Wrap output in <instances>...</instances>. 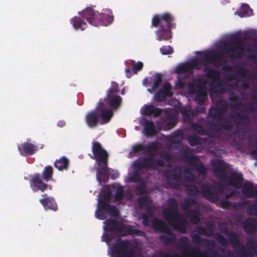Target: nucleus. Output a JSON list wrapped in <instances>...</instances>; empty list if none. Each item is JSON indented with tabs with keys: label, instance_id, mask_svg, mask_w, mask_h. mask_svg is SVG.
<instances>
[{
	"label": "nucleus",
	"instance_id": "obj_1",
	"mask_svg": "<svg viewBox=\"0 0 257 257\" xmlns=\"http://www.w3.org/2000/svg\"><path fill=\"white\" fill-rule=\"evenodd\" d=\"M119 91L118 84L114 81H111L106 96L104 100H99L96 108L100 112L101 124L108 122L113 115L112 109L116 110L120 106L122 98L118 95Z\"/></svg>",
	"mask_w": 257,
	"mask_h": 257
},
{
	"label": "nucleus",
	"instance_id": "obj_2",
	"mask_svg": "<svg viewBox=\"0 0 257 257\" xmlns=\"http://www.w3.org/2000/svg\"><path fill=\"white\" fill-rule=\"evenodd\" d=\"M213 167V174L220 180L226 182L228 184L236 189L241 187L243 181V175L241 173L232 172L229 175H226L228 168V164L223 160L216 159L211 161Z\"/></svg>",
	"mask_w": 257,
	"mask_h": 257
},
{
	"label": "nucleus",
	"instance_id": "obj_3",
	"mask_svg": "<svg viewBox=\"0 0 257 257\" xmlns=\"http://www.w3.org/2000/svg\"><path fill=\"white\" fill-rule=\"evenodd\" d=\"M174 17L169 13L154 15L152 20L151 27L158 28L156 31L157 39L168 41L172 38L171 30L175 28Z\"/></svg>",
	"mask_w": 257,
	"mask_h": 257
},
{
	"label": "nucleus",
	"instance_id": "obj_4",
	"mask_svg": "<svg viewBox=\"0 0 257 257\" xmlns=\"http://www.w3.org/2000/svg\"><path fill=\"white\" fill-rule=\"evenodd\" d=\"M168 207L164 209L162 213L165 218L175 230L181 233L187 232V224L185 218L178 211V203L174 198H170L168 200Z\"/></svg>",
	"mask_w": 257,
	"mask_h": 257
},
{
	"label": "nucleus",
	"instance_id": "obj_5",
	"mask_svg": "<svg viewBox=\"0 0 257 257\" xmlns=\"http://www.w3.org/2000/svg\"><path fill=\"white\" fill-rule=\"evenodd\" d=\"M92 144V151L94 157L91 158L95 159L97 163L96 179L100 184L101 177L108 175L109 171L108 167V154L107 151L102 147L100 143L93 141Z\"/></svg>",
	"mask_w": 257,
	"mask_h": 257
},
{
	"label": "nucleus",
	"instance_id": "obj_6",
	"mask_svg": "<svg viewBox=\"0 0 257 257\" xmlns=\"http://www.w3.org/2000/svg\"><path fill=\"white\" fill-rule=\"evenodd\" d=\"M165 165L162 159H154L152 157L143 158L141 160L134 161L133 168L135 169L129 177V181L132 183H140L144 181L138 170L155 169L157 167H163Z\"/></svg>",
	"mask_w": 257,
	"mask_h": 257
},
{
	"label": "nucleus",
	"instance_id": "obj_7",
	"mask_svg": "<svg viewBox=\"0 0 257 257\" xmlns=\"http://www.w3.org/2000/svg\"><path fill=\"white\" fill-rule=\"evenodd\" d=\"M203 60L206 63L202 67V70L206 73V76L214 81L218 80L220 73L214 69L210 68L208 63L212 61L215 66H221L227 62L225 57L222 54H216L213 51H208L203 54Z\"/></svg>",
	"mask_w": 257,
	"mask_h": 257
},
{
	"label": "nucleus",
	"instance_id": "obj_8",
	"mask_svg": "<svg viewBox=\"0 0 257 257\" xmlns=\"http://www.w3.org/2000/svg\"><path fill=\"white\" fill-rule=\"evenodd\" d=\"M53 169L51 166H46L43 170L42 176L40 173H35L31 176L30 180V186L33 192L40 191L44 192L48 189L51 190V185H49L45 182L52 180Z\"/></svg>",
	"mask_w": 257,
	"mask_h": 257
},
{
	"label": "nucleus",
	"instance_id": "obj_9",
	"mask_svg": "<svg viewBox=\"0 0 257 257\" xmlns=\"http://www.w3.org/2000/svg\"><path fill=\"white\" fill-rule=\"evenodd\" d=\"M99 13L95 11L92 7L86 8L80 13L83 19H85L94 26H107L113 21L111 12Z\"/></svg>",
	"mask_w": 257,
	"mask_h": 257
},
{
	"label": "nucleus",
	"instance_id": "obj_10",
	"mask_svg": "<svg viewBox=\"0 0 257 257\" xmlns=\"http://www.w3.org/2000/svg\"><path fill=\"white\" fill-rule=\"evenodd\" d=\"M242 44L238 36H233L227 42H222L220 48L231 59H240L244 56Z\"/></svg>",
	"mask_w": 257,
	"mask_h": 257
},
{
	"label": "nucleus",
	"instance_id": "obj_11",
	"mask_svg": "<svg viewBox=\"0 0 257 257\" xmlns=\"http://www.w3.org/2000/svg\"><path fill=\"white\" fill-rule=\"evenodd\" d=\"M208 129L217 133L220 132L221 130L228 132L229 135L233 136L239 133L240 132V124H244L243 122L235 121L236 129H233L231 121L227 118H223L221 119L220 123H217L212 121L208 122Z\"/></svg>",
	"mask_w": 257,
	"mask_h": 257
},
{
	"label": "nucleus",
	"instance_id": "obj_12",
	"mask_svg": "<svg viewBox=\"0 0 257 257\" xmlns=\"http://www.w3.org/2000/svg\"><path fill=\"white\" fill-rule=\"evenodd\" d=\"M219 230L227 235L228 242L233 247H236L237 254L241 257H252V253L248 249H246L240 242L238 233L234 231H228L227 226L219 228Z\"/></svg>",
	"mask_w": 257,
	"mask_h": 257
},
{
	"label": "nucleus",
	"instance_id": "obj_13",
	"mask_svg": "<svg viewBox=\"0 0 257 257\" xmlns=\"http://www.w3.org/2000/svg\"><path fill=\"white\" fill-rule=\"evenodd\" d=\"M131 246L129 240L117 239L112 246V252L116 257H136L135 251Z\"/></svg>",
	"mask_w": 257,
	"mask_h": 257
},
{
	"label": "nucleus",
	"instance_id": "obj_14",
	"mask_svg": "<svg viewBox=\"0 0 257 257\" xmlns=\"http://www.w3.org/2000/svg\"><path fill=\"white\" fill-rule=\"evenodd\" d=\"M206 243L203 244L205 249L201 251L199 248H193L189 253L191 257H222L214 249L216 245L213 239H205Z\"/></svg>",
	"mask_w": 257,
	"mask_h": 257
},
{
	"label": "nucleus",
	"instance_id": "obj_15",
	"mask_svg": "<svg viewBox=\"0 0 257 257\" xmlns=\"http://www.w3.org/2000/svg\"><path fill=\"white\" fill-rule=\"evenodd\" d=\"M224 187L219 183H215L212 186L204 184L201 186L200 193L209 201L215 202L218 200L219 193L223 191Z\"/></svg>",
	"mask_w": 257,
	"mask_h": 257
},
{
	"label": "nucleus",
	"instance_id": "obj_16",
	"mask_svg": "<svg viewBox=\"0 0 257 257\" xmlns=\"http://www.w3.org/2000/svg\"><path fill=\"white\" fill-rule=\"evenodd\" d=\"M106 213L113 217H117L119 214L118 210L115 206L109 205L104 200L99 199L98 208L95 212L96 216L100 220H104L106 218Z\"/></svg>",
	"mask_w": 257,
	"mask_h": 257
},
{
	"label": "nucleus",
	"instance_id": "obj_17",
	"mask_svg": "<svg viewBox=\"0 0 257 257\" xmlns=\"http://www.w3.org/2000/svg\"><path fill=\"white\" fill-rule=\"evenodd\" d=\"M173 94L171 85L169 82H166L163 84L161 89L156 92L154 100L159 102H163L167 97L172 96Z\"/></svg>",
	"mask_w": 257,
	"mask_h": 257
},
{
	"label": "nucleus",
	"instance_id": "obj_18",
	"mask_svg": "<svg viewBox=\"0 0 257 257\" xmlns=\"http://www.w3.org/2000/svg\"><path fill=\"white\" fill-rule=\"evenodd\" d=\"M104 223L105 224L104 229L106 231H114L121 233L124 229L123 224L116 219L109 218L104 222Z\"/></svg>",
	"mask_w": 257,
	"mask_h": 257
},
{
	"label": "nucleus",
	"instance_id": "obj_19",
	"mask_svg": "<svg viewBox=\"0 0 257 257\" xmlns=\"http://www.w3.org/2000/svg\"><path fill=\"white\" fill-rule=\"evenodd\" d=\"M167 180L171 184L172 187L176 188L178 186V184H174L171 183V181L179 182L181 178V171L178 166H175L173 169L170 170H167L164 174Z\"/></svg>",
	"mask_w": 257,
	"mask_h": 257
},
{
	"label": "nucleus",
	"instance_id": "obj_20",
	"mask_svg": "<svg viewBox=\"0 0 257 257\" xmlns=\"http://www.w3.org/2000/svg\"><path fill=\"white\" fill-rule=\"evenodd\" d=\"M99 118H100V112L96 107L95 110L88 112L85 116V121L87 126L90 128L96 127L99 124Z\"/></svg>",
	"mask_w": 257,
	"mask_h": 257
},
{
	"label": "nucleus",
	"instance_id": "obj_21",
	"mask_svg": "<svg viewBox=\"0 0 257 257\" xmlns=\"http://www.w3.org/2000/svg\"><path fill=\"white\" fill-rule=\"evenodd\" d=\"M39 202L45 210L49 209L56 211L58 209L57 204L54 199L48 196L47 194L42 195V198L39 200Z\"/></svg>",
	"mask_w": 257,
	"mask_h": 257
},
{
	"label": "nucleus",
	"instance_id": "obj_22",
	"mask_svg": "<svg viewBox=\"0 0 257 257\" xmlns=\"http://www.w3.org/2000/svg\"><path fill=\"white\" fill-rule=\"evenodd\" d=\"M241 225L245 232L248 234H253L257 230V221L253 218H247L241 222Z\"/></svg>",
	"mask_w": 257,
	"mask_h": 257
},
{
	"label": "nucleus",
	"instance_id": "obj_23",
	"mask_svg": "<svg viewBox=\"0 0 257 257\" xmlns=\"http://www.w3.org/2000/svg\"><path fill=\"white\" fill-rule=\"evenodd\" d=\"M242 190L243 194L248 198L257 197V185L253 186L249 181H245L242 185Z\"/></svg>",
	"mask_w": 257,
	"mask_h": 257
},
{
	"label": "nucleus",
	"instance_id": "obj_24",
	"mask_svg": "<svg viewBox=\"0 0 257 257\" xmlns=\"http://www.w3.org/2000/svg\"><path fill=\"white\" fill-rule=\"evenodd\" d=\"M161 121V123L164 124L163 130L165 131L172 129L177 123V119L175 116L169 113H167L164 117H162Z\"/></svg>",
	"mask_w": 257,
	"mask_h": 257
},
{
	"label": "nucleus",
	"instance_id": "obj_25",
	"mask_svg": "<svg viewBox=\"0 0 257 257\" xmlns=\"http://www.w3.org/2000/svg\"><path fill=\"white\" fill-rule=\"evenodd\" d=\"M18 150L22 155H32L35 153L38 148L32 143L24 142L18 146Z\"/></svg>",
	"mask_w": 257,
	"mask_h": 257
},
{
	"label": "nucleus",
	"instance_id": "obj_26",
	"mask_svg": "<svg viewBox=\"0 0 257 257\" xmlns=\"http://www.w3.org/2000/svg\"><path fill=\"white\" fill-rule=\"evenodd\" d=\"M163 233H165V234H162L159 236V239L163 243L169 245L175 243L177 240L176 235L169 228Z\"/></svg>",
	"mask_w": 257,
	"mask_h": 257
},
{
	"label": "nucleus",
	"instance_id": "obj_27",
	"mask_svg": "<svg viewBox=\"0 0 257 257\" xmlns=\"http://www.w3.org/2000/svg\"><path fill=\"white\" fill-rule=\"evenodd\" d=\"M162 112L161 108L156 107L153 104H148L144 106L143 114L145 116H149L153 115L154 117H158Z\"/></svg>",
	"mask_w": 257,
	"mask_h": 257
},
{
	"label": "nucleus",
	"instance_id": "obj_28",
	"mask_svg": "<svg viewBox=\"0 0 257 257\" xmlns=\"http://www.w3.org/2000/svg\"><path fill=\"white\" fill-rule=\"evenodd\" d=\"M142 125L144 127V134L147 137H152L157 134V131L153 121L146 119L144 122L142 123Z\"/></svg>",
	"mask_w": 257,
	"mask_h": 257
},
{
	"label": "nucleus",
	"instance_id": "obj_29",
	"mask_svg": "<svg viewBox=\"0 0 257 257\" xmlns=\"http://www.w3.org/2000/svg\"><path fill=\"white\" fill-rule=\"evenodd\" d=\"M194 231L197 232V234L204 236H211L214 233V226L212 224H207L205 227L202 226H198Z\"/></svg>",
	"mask_w": 257,
	"mask_h": 257
},
{
	"label": "nucleus",
	"instance_id": "obj_30",
	"mask_svg": "<svg viewBox=\"0 0 257 257\" xmlns=\"http://www.w3.org/2000/svg\"><path fill=\"white\" fill-rule=\"evenodd\" d=\"M200 211L198 208L191 209L185 212V215L189 218L192 223L197 224L200 222Z\"/></svg>",
	"mask_w": 257,
	"mask_h": 257
},
{
	"label": "nucleus",
	"instance_id": "obj_31",
	"mask_svg": "<svg viewBox=\"0 0 257 257\" xmlns=\"http://www.w3.org/2000/svg\"><path fill=\"white\" fill-rule=\"evenodd\" d=\"M181 156L182 160L185 162L189 163L190 166L191 165L193 162L196 161L198 158L197 156L192 155L189 148H188L187 149L182 151L181 152Z\"/></svg>",
	"mask_w": 257,
	"mask_h": 257
},
{
	"label": "nucleus",
	"instance_id": "obj_32",
	"mask_svg": "<svg viewBox=\"0 0 257 257\" xmlns=\"http://www.w3.org/2000/svg\"><path fill=\"white\" fill-rule=\"evenodd\" d=\"M210 87L213 92L218 94H223L225 92L224 83L221 81L219 79L218 80L211 82Z\"/></svg>",
	"mask_w": 257,
	"mask_h": 257
},
{
	"label": "nucleus",
	"instance_id": "obj_33",
	"mask_svg": "<svg viewBox=\"0 0 257 257\" xmlns=\"http://www.w3.org/2000/svg\"><path fill=\"white\" fill-rule=\"evenodd\" d=\"M153 228L158 232H164L169 228L168 226L161 219L155 218L152 222Z\"/></svg>",
	"mask_w": 257,
	"mask_h": 257
},
{
	"label": "nucleus",
	"instance_id": "obj_34",
	"mask_svg": "<svg viewBox=\"0 0 257 257\" xmlns=\"http://www.w3.org/2000/svg\"><path fill=\"white\" fill-rule=\"evenodd\" d=\"M232 106L234 108H237L238 107H243L247 110L252 112H254L256 111L255 107L252 103L251 102L243 103L239 99V98L237 101H235L232 103Z\"/></svg>",
	"mask_w": 257,
	"mask_h": 257
},
{
	"label": "nucleus",
	"instance_id": "obj_35",
	"mask_svg": "<svg viewBox=\"0 0 257 257\" xmlns=\"http://www.w3.org/2000/svg\"><path fill=\"white\" fill-rule=\"evenodd\" d=\"M190 166L192 167L193 170L200 175H205L206 173L207 169L203 163L200 162L198 157L197 160L193 162Z\"/></svg>",
	"mask_w": 257,
	"mask_h": 257
},
{
	"label": "nucleus",
	"instance_id": "obj_36",
	"mask_svg": "<svg viewBox=\"0 0 257 257\" xmlns=\"http://www.w3.org/2000/svg\"><path fill=\"white\" fill-rule=\"evenodd\" d=\"M195 84H191L189 86L190 91L195 90H206L205 85L206 81L203 78H198L195 80Z\"/></svg>",
	"mask_w": 257,
	"mask_h": 257
},
{
	"label": "nucleus",
	"instance_id": "obj_37",
	"mask_svg": "<svg viewBox=\"0 0 257 257\" xmlns=\"http://www.w3.org/2000/svg\"><path fill=\"white\" fill-rule=\"evenodd\" d=\"M71 23L76 29L84 30L87 27L86 23L79 17H75L71 20Z\"/></svg>",
	"mask_w": 257,
	"mask_h": 257
},
{
	"label": "nucleus",
	"instance_id": "obj_38",
	"mask_svg": "<svg viewBox=\"0 0 257 257\" xmlns=\"http://www.w3.org/2000/svg\"><path fill=\"white\" fill-rule=\"evenodd\" d=\"M69 163L68 159L65 157H62L55 162L54 166L59 170L63 171L67 169Z\"/></svg>",
	"mask_w": 257,
	"mask_h": 257
},
{
	"label": "nucleus",
	"instance_id": "obj_39",
	"mask_svg": "<svg viewBox=\"0 0 257 257\" xmlns=\"http://www.w3.org/2000/svg\"><path fill=\"white\" fill-rule=\"evenodd\" d=\"M195 92L196 95L195 97V100L197 101L200 105L202 104L205 101L207 98V94L206 90H195L191 91Z\"/></svg>",
	"mask_w": 257,
	"mask_h": 257
},
{
	"label": "nucleus",
	"instance_id": "obj_40",
	"mask_svg": "<svg viewBox=\"0 0 257 257\" xmlns=\"http://www.w3.org/2000/svg\"><path fill=\"white\" fill-rule=\"evenodd\" d=\"M248 111L246 109L242 110V112L233 111L230 113V117L238 120H247L248 119Z\"/></svg>",
	"mask_w": 257,
	"mask_h": 257
},
{
	"label": "nucleus",
	"instance_id": "obj_41",
	"mask_svg": "<svg viewBox=\"0 0 257 257\" xmlns=\"http://www.w3.org/2000/svg\"><path fill=\"white\" fill-rule=\"evenodd\" d=\"M176 73L180 74L183 73H192V69L189 62L179 64L176 69Z\"/></svg>",
	"mask_w": 257,
	"mask_h": 257
},
{
	"label": "nucleus",
	"instance_id": "obj_42",
	"mask_svg": "<svg viewBox=\"0 0 257 257\" xmlns=\"http://www.w3.org/2000/svg\"><path fill=\"white\" fill-rule=\"evenodd\" d=\"M125 232L126 234L133 236L144 237L146 235V233L144 231L134 228L130 225L125 228Z\"/></svg>",
	"mask_w": 257,
	"mask_h": 257
},
{
	"label": "nucleus",
	"instance_id": "obj_43",
	"mask_svg": "<svg viewBox=\"0 0 257 257\" xmlns=\"http://www.w3.org/2000/svg\"><path fill=\"white\" fill-rule=\"evenodd\" d=\"M197 205L198 202L195 199L188 198L184 200V202L181 204V206L183 209L187 212L191 210L190 209V206H196Z\"/></svg>",
	"mask_w": 257,
	"mask_h": 257
},
{
	"label": "nucleus",
	"instance_id": "obj_44",
	"mask_svg": "<svg viewBox=\"0 0 257 257\" xmlns=\"http://www.w3.org/2000/svg\"><path fill=\"white\" fill-rule=\"evenodd\" d=\"M158 149L156 143L152 142L147 145H145V153H147L150 156L154 155Z\"/></svg>",
	"mask_w": 257,
	"mask_h": 257
},
{
	"label": "nucleus",
	"instance_id": "obj_45",
	"mask_svg": "<svg viewBox=\"0 0 257 257\" xmlns=\"http://www.w3.org/2000/svg\"><path fill=\"white\" fill-rule=\"evenodd\" d=\"M191 128L197 135L204 136L206 134V132L204 128L201 124L197 122L191 123Z\"/></svg>",
	"mask_w": 257,
	"mask_h": 257
},
{
	"label": "nucleus",
	"instance_id": "obj_46",
	"mask_svg": "<svg viewBox=\"0 0 257 257\" xmlns=\"http://www.w3.org/2000/svg\"><path fill=\"white\" fill-rule=\"evenodd\" d=\"M202 61L204 62L203 60V58L201 59L200 58L197 57L194 60H193L191 62H190V67L192 69V72L194 69L200 70L202 69V66L204 67V65L206 63L205 62L202 63Z\"/></svg>",
	"mask_w": 257,
	"mask_h": 257
},
{
	"label": "nucleus",
	"instance_id": "obj_47",
	"mask_svg": "<svg viewBox=\"0 0 257 257\" xmlns=\"http://www.w3.org/2000/svg\"><path fill=\"white\" fill-rule=\"evenodd\" d=\"M222 115V112L218 108L212 107L208 112V116L214 120H217Z\"/></svg>",
	"mask_w": 257,
	"mask_h": 257
},
{
	"label": "nucleus",
	"instance_id": "obj_48",
	"mask_svg": "<svg viewBox=\"0 0 257 257\" xmlns=\"http://www.w3.org/2000/svg\"><path fill=\"white\" fill-rule=\"evenodd\" d=\"M162 81V75L161 74H157L155 75L154 81L151 89H149L148 91L150 93H152L156 90Z\"/></svg>",
	"mask_w": 257,
	"mask_h": 257
},
{
	"label": "nucleus",
	"instance_id": "obj_49",
	"mask_svg": "<svg viewBox=\"0 0 257 257\" xmlns=\"http://www.w3.org/2000/svg\"><path fill=\"white\" fill-rule=\"evenodd\" d=\"M183 139V134L181 131H176L172 136L170 142L175 144H180Z\"/></svg>",
	"mask_w": 257,
	"mask_h": 257
},
{
	"label": "nucleus",
	"instance_id": "obj_50",
	"mask_svg": "<svg viewBox=\"0 0 257 257\" xmlns=\"http://www.w3.org/2000/svg\"><path fill=\"white\" fill-rule=\"evenodd\" d=\"M146 186L147 182L145 180L138 183L135 186V190L137 194L142 195L146 194L147 193Z\"/></svg>",
	"mask_w": 257,
	"mask_h": 257
},
{
	"label": "nucleus",
	"instance_id": "obj_51",
	"mask_svg": "<svg viewBox=\"0 0 257 257\" xmlns=\"http://www.w3.org/2000/svg\"><path fill=\"white\" fill-rule=\"evenodd\" d=\"M187 141L189 145L192 146H195L201 144L200 138L194 135L189 136L187 138Z\"/></svg>",
	"mask_w": 257,
	"mask_h": 257
},
{
	"label": "nucleus",
	"instance_id": "obj_52",
	"mask_svg": "<svg viewBox=\"0 0 257 257\" xmlns=\"http://www.w3.org/2000/svg\"><path fill=\"white\" fill-rule=\"evenodd\" d=\"M150 201V197L147 195L139 197L137 199V202L141 207H147L149 205Z\"/></svg>",
	"mask_w": 257,
	"mask_h": 257
},
{
	"label": "nucleus",
	"instance_id": "obj_53",
	"mask_svg": "<svg viewBox=\"0 0 257 257\" xmlns=\"http://www.w3.org/2000/svg\"><path fill=\"white\" fill-rule=\"evenodd\" d=\"M186 191L189 195H197L200 192L198 187L194 185L187 186Z\"/></svg>",
	"mask_w": 257,
	"mask_h": 257
},
{
	"label": "nucleus",
	"instance_id": "obj_54",
	"mask_svg": "<svg viewBox=\"0 0 257 257\" xmlns=\"http://www.w3.org/2000/svg\"><path fill=\"white\" fill-rule=\"evenodd\" d=\"M124 197V190L122 186L119 187L116 190L114 199L116 201H120Z\"/></svg>",
	"mask_w": 257,
	"mask_h": 257
},
{
	"label": "nucleus",
	"instance_id": "obj_55",
	"mask_svg": "<svg viewBox=\"0 0 257 257\" xmlns=\"http://www.w3.org/2000/svg\"><path fill=\"white\" fill-rule=\"evenodd\" d=\"M191 237L192 238L193 243L196 244L202 243L203 245V244L206 243V240L205 239H207L205 238H201L200 235L198 234H191Z\"/></svg>",
	"mask_w": 257,
	"mask_h": 257
},
{
	"label": "nucleus",
	"instance_id": "obj_56",
	"mask_svg": "<svg viewBox=\"0 0 257 257\" xmlns=\"http://www.w3.org/2000/svg\"><path fill=\"white\" fill-rule=\"evenodd\" d=\"M247 213L248 215L256 216L257 215V202L253 204L248 205L246 208Z\"/></svg>",
	"mask_w": 257,
	"mask_h": 257
},
{
	"label": "nucleus",
	"instance_id": "obj_57",
	"mask_svg": "<svg viewBox=\"0 0 257 257\" xmlns=\"http://www.w3.org/2000/svg\"><path fill=\"white\" fill-rule=\"evenodd\" d=\"M237 70V74L240 77H245L249 75V71L245 69L242 65H239L236 66Z\"/></svg>",
	"mask_w": 257,
	"mask_h": 257
},
{
	"label": "nucleus",
	"instance_id": "obj_58",
	"mask_svg": "<svg viewBox=\"0 0 257 257\" xmlns=\"http://www.w3.org/2000/svg\"><path fill=\"white\" fill-rule=\"evenodd\" d=\"M215 239L216 241L223 246H226L228 242L227 239L220 233H216L215 234Z\"/></svg>",
	"mask_w": 257,
	"mask_h": 257
},
{
	"label": "nucleus",
	"instance_id": "obj_59",
	"mask_svg": "<svg viewBox=\"0 0 257 257\" xmlns=\"http://www.w3.org/2000/svg\"><path fill=\"white\" fill-rule=\"evenodd\" d=\"M144 66V64L142 62H138L133 64L132 70L134 74H137L138 72L141 71Z\"/></svg>",
	"mask_w": 257,
	"mask_h": 257
},
{
	"label": "nucleus",
	"instance_id": "obj_60",
	"mask_svg": "<svg viewBox=\"0 0 257 257\" xmlns=\"http://www.w3.org/2000/svg\"><path fill=\"white\" fill-rule=\"evenodd\" d=\"M227 107V105L225 101L220 100L217 102L216 108H218V109L220 110L221 112H222V114L223 113L224 111L226 110Z\"/></svg>",
	"mask_w": 257,
	"mask_h": 257
},
{
	"label": "nucleus",
	"instance_id": "obj_61",
	"mask_svg": "<svg viewBox=\"0 0 257 257\" xmlns=\"http://www.w3.org/2000/svg\"><path fill=\"white\" fill-rule=\"evenodd\" d=\"M160 52L163 55H169L173 53V50L170 46H163L160 48Z\"/></svg>",
	"mask_w": 257,
	"mask_h": 257
},
{
	"label": "nucleus",
	"instance_id": "obj_62",
	"mask_svg": "<svg viewBox=\"0 0 257 257\" xmlns=\"http://www.w3.org/2000/svg\"><path fill=\"white\" fill-rule=\"evenodd\" d=\"M132 150L134 153H139L143 151L145 153V145L143 144H138L134 146Z\"/></svg>",
	"mask_w": 257,
	"mask_h": 257
},
{
	"label": "nucleus",
	"instance_id": "obj_63",
	"mask_svg": "<svg viewBox=\"0 0 257 257\" xmlns=\"http://www.w3.org/2000/svg\"><path fill=\"white\" fill-rule=\"evenodd\" d=\"M160 157L166 161H170L172 159L171 154L166 151L162 152L160 154Z\"/></svg>",
	"mask_w": 257,
	"mask_h": 257
},
{
	"label": "nucleus",
	"instance_id": "obj_64",
	"mask_svg": "<svg viewBox=\"0 0 257 257\" xmlns=\"http://www.w3.org/2000/svg\"><path fill=\"white\" fill-rule=\"evenodd\" d=\"M185 173L186 174L185 178L187 180L190 182H192L194 180L195 176L194 174L189 170H186L185 171Z\"/></svg>",
	"mask_w": 257,
	"mask_h": 257
}]
</instances>
